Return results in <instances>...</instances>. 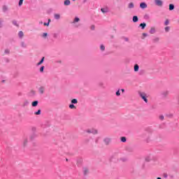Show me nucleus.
Segmentation results:
<instances>
[{
  "label": "nucleus",
  "mask_w": 179,
  "mask_h": 179,
  "mask_svg": "<svg viewBox=\"0 0 179 179\" xmlns=\"http://www.w3.org/2000/svg\"><path fill=\"white\" fill-rule=\"evenodd\" d=\"M169 20H166L165 21V26H167V25L169 24Z\"/></svg>",
  "instance_id": "35"
},
{
  "label": "nucleus",
  "mask_w": 179,
  "mask_h": 179,
  "mask_svg": "<svg viewBox=\"0 0 179 179\" xmlns=\"http://www.w3.org/2000/svg\"><path fill=\"white\" fill-rule=\"evenodd\" d=\"M92 29H94V27H92Z\"/></svg>",
  "instance_id": "47"
},
{
  "label": "nucleus",
  "mask_w": 179,
  "mask_h": 179,
  "mask_svg": "<svg viewBox=\"0 0 179 179\" xmlns=\"http://www.w3.org/2000/svg\"><path fill=\"white\" fill-rule=\"evenodd\" d=\"M39 90V93H41V94H43L44 93V90H45V88H44V87H41L38 89Z\"/></svg>",
  "instance_id": "6"
},
{
  "label": "nucleus",
  "mask_w": 179,
  "mask_h": 179,
  "mask_svg": "<svg viewBox=\"0 0 179 179\" xmlns=\"http://www.w3.org/2000/svg\"><path fill=\"white\" fill-rule=\"evenodd\" d=\"M22 47H26V44H24V42L22 43Z\"/></svg>",
  "instance_id": "41"
},
{
  "label": "nucleus",
  "mask_w": 179,
  "mask_h": 179,
  "mask_svg": "<svg viewBox=\"0 0 179 179\" xmlns=\"http://www.w3.org/2000/svg\"><path fill=\"white\" fill-rule=\"evenodd\" d=\"M139 71V65L136 64L134 65V72H138Z\"/></svg>",
  "instance_id": "11"
},
{
  "label": "nucleus",
  "mask_w": 179,
  "mask_h": 179,
  "mask_svg": "<svg viewBox=\"0 0 179 179\" xmlns=\"http://www.w3.org/2000/svg\"><path fill=\"white\" fill-rule=\"evenodd\" d=\"M35 115H40V114H41V110H38L37 112L34 113Z\"/></svg>",
  "instance_id": "19"
},
{
  "label": "nucleus",
  "mask_w": 179,
  "mask_h": 179,
  "mask_svg": "<svg viewBox=\"0 0 179 179\" xmlns=\"http://www.w3.org/2000/svg\"><path fill=\"white\" fill-rule=\"evenodd\" d=\"M134 3H129V4H128V8L129 9H132V8H134Z\"/></svg>",
  "instance_id": "9"
},
{
  "label": "nucleus",
  "mask_w": 179,
  "mask_h": 179,
  "mask_svg": "<svg viewBox=\"0 0 179 179\" xmlns=\"http://www.w3.org/2000/svg\"><path fill=\"white\" fill-rule=\"evenodd\" d=\"M121 142H127V138L121 137Z\"/></svg>",
  "instance_id": "23"
},
{
  "label": "nucleus",
  "mask_w": 179,
  "mask_h": 179,
  "mask_svg": "<svg viewBox=\"0 0 179 179\" xmlns=\"http://www.w3.org/2000/svg\"><path fill=\"white\" fill-rule=\"evenodd\" d=\"M157 179H162V178H157Z\"/></svg>",
  "instance_id": "45"
},
{
  "label": "nucleus",
  "mask_w": 179,
  "mask_h": 179,
  "mask_svg": "<svg viewBox=\"0 0 179 179\" xmlns=\"http://www.w3.org/2000/svg\"><path fill=\"white\" fill-rule=\"evenodd\" d=\"M64 5H66V6H68L71 5V1H69V0H66V1H64Z\"/></svg>",
  "instance_id": "13"
},
{
  "label": "nucleus",
  "mask_w": 179,
  "mask_h": 179,
  "mask_svg": "<svg viewBox=\"0 0 179 179\" xmlns=\"http://www.w3.org/2000/svg\"><path fill=\"white\" fill-rule=\"evenodd\" d=\"M72 104H78V99H73L71 100Z\"/></svg>",
  "instance_id": "16"
},
{
  "label": "nucleus",
  "mask_w": 179,
  "mask_h": 179,
  "mask_svg": "<svg viewBox=\"0 0 179 179\" xmlns=\"http://www.w3.org/2000/svg\"><path fill=\"white\" fill-rule=\"evenodd\" d=\"M18 36L20 37V38H22V37L24 36L23 31H20L18 34Z\"/></svg>",
  "instance_id": "21"
},
{
  "label": "nucleus",
  "mask_w": 179,
  "mask_h": 179,
  "mask_svg": "<svg viewBox=\"0 0 179 179\" xmlns=\"http://www.w3.org/2000/svg\"><path fill=\"white\" fill-rule=\"evenodd\" d=\"M44 57L41 59V60L40 61V62H38V64H37V65L38 66V65H41V64H43V62H44Z\"/></svg>",
  "instance_id": "22"
},
{
  "label": "nucleus",
  "mask_w": 179,
  "mask_h": 179,
  "mask_svg": "<svg viewBox=\"0 0 179 179\" xmlns=\"http://www.w3.org/2000/svg\"><path fill=\"white\" fill-rule=\"evenodd\" d=\"M1 27V22H0V27Z\"/></svg>",
  "instance_id": "44"
},
{
  "label": "nucleus",
  "mask_w": 179,
  "mask_h": 179,
  "mask_svg": "<svg viewBox=\"0 0 179 179\" xmlns=\"http://www.w3.org/2000/svg\"><path fill=\"white\" fill-rule=\"evenodd\" d=\"M157 6H163V1L162 0H155Z\"/></svg>",
  "instance_id": "2"
},
{
  "label": "nucleus",
  "mask_w": 179,
  "mask_h": 179,
  "mask_svg": "<svg viewBox=\"0 0 179 179\" xmlns=\"http://www.w3.org/2000/svg\"><path fill=\"white\" fill-rule=\"evenodd\" d=\"M101 10L102 13H107V9L101 8Z\"/></svg>",
  "instance_id": "24"
},
{
  "label": "nucleus",
  "mask_w": 179,
  "mask_h": 179,
  "mask_svg": "<svg viewBox=\"0 0 179 179\" xmlns=\"http://www.w3.org/2000/svg\"><path fill=\"white\" fill-rule=\"evenodd\" d=\"M13 24H15V26H17V22L16 21H13Z\"/></svg>",
  "instance_id": "36"
},
{
  "label": "nucleus",
  "mask_w": 179,
  "mask_h": 179,
  "mask_svg": "<svg viewBox=\"0 0 179 179\" xmlns=\"http://www.w3.org/2000/svg\"><path fill=\"white\" fill-rule=\"evenodd\" d=\"M22 5H23V0H20L19 6H22Z\"/></svg>",
  "instance_id": "29"
},
{
  "label": "nucleus",
  "mask_w": 179,
  "mask_h": 179,
  "mask_svg": "<svg viewBox=\"0 0 179 179\" xmlns=\"http://www.w3.org/2000/svg\"><path fill=\"white\" fill-rule=\"evenodd\" d=\"M159 38H155L153 39V42L154 43H159Z\"/></svg>",
  "instance_id": "25"
},
{
  "label": "nucleus",
  "mask_w": 179,
  "mask_h": 179,
  "mask_svg": "<svg viewBox=\"0 0 179 179\" xmlns=\"http://www.w3.org/2000/svg\"><path fill=\"white\" fill-rule=\"evenodd\" d=\"M40 72H44V66H42L40 69Z\"/></svg>",
  "instance_id": "31"
},
{
  "label": "nucleus",
  "mask_w": 179,
  "mask_h": 179,
  "mask_svg": "<svg viewBox=\"0 0 179 179\" xmlns=\"http://www.w3.org/2000/svg\"><path fill=\"white\" fill-rule=\"evenodd\" d=\"M86 132H87V134H93L94 135H96V134H97V130L95 129H88L86 130Z\"/></svg>",
  "instance_id": "1"
},
{
  "label": "nucleus",
  "mask_w": 179,
  "mask_h": 179,
  "mask_svg": "<svg viewBox=\"0 0 179 179\" xmlns=\"http://www.w3.org/2000/svg\"><path fill=\"white\" fill-rule=\"evenodd\" d=\"M143 37H146V36H148V34L143 33Z\"/></svg>",
  "instance_id": "40"
},
{
  "label": "nucleus",
  "mask_w": 179,
  "mask_h": 179,
  "mask_svg": "<svg viewBox=\"0 0 179 179\" xmlns=\"http://www.w3.org/2000/svg\"><path fill=\"white\" fill-rule=\"evenodd\" d=\"M140 96L143 100H144L145 102L148 103V99L146 98V94L145 93H141Z\"/></svg>",
  "instance_id": "3"
},
{
  "label": "nucleus",
  "mask_w": 179,
  "mask_h": 179,
  "mask_svg": "<svg viewBox=\"0 0 179 179\" xmlns=\"http://www.w3.org/2000/svg\"><path fill=\"white\" fill-rule=\"evenodd\" d=\"M138 16L134 15L133 17V22H134V23H136V22H138Z\"/></svg>",
  "instance_id": "14"
},
{
  "label": "nucleus",
  "mask_w": 179,
  "mask_h": 179,
  "mask_svg": "<svg viewBox=\"0 0 179 179\" xmlns=\"http://www.w3.org/2000/svg\"><path fill=\"white\" fill-rule=\"evenodd\" d=\"M116 96H121V93L120 92V90H118V91L116 92Z\"/></svg>",
  "instance_id": "34"
},
{
  "label": "nucleus",
  "mask_w": 179,
  "mask_h": 179,
  "mask_svg": "<svg viewBox=\"0 0 179 179\" xmlns=\"http://www.w3.org/2000/svg\"><path fill=\"white\" fill-rule=\"evenodd\" d=\"M104 143H106V145H108L110 143V142H111V139L106 138L104 140Z\"/></svg>",
  "instance_id": "7"
},
{
  "label": "nucleus",
  "mask_w": 179,
  "mask_h": 179,
  "mask_svg": "<svg viewBox=\"0 0 179 179\" xmlns=\"http://www.w3.org/2000/svg\"><path fill=\"white\" fill-rule=\"evenodd\" d=\"M140 27H141V29L143 30L145 27H146V23L143 22L140 24Z\"/></svg>",
  "instance_id": "12"
},
{
  "label": "nucleus",
  "mask_w": 179,
  "mask_h": 179,
  "mask_svg": "<svg viewBox=\"0 0 179 179\" xmlns=\"http://www.w3.org/2000/svg\"><path fill=\"white\" fill-rule=\"evenodd\" d=\"M61 17V15L59 14H55V18L57 19V20H59Z\"/></svg>",
  "instance_id": "18"
},
{
  "label": "nucleus",
  "mask_w": 179,
  "mask_h": 179,
  "mask_svg": "<svg viewBox=\"0 0 179 179\" xmlns=\"http://www.w3.org/2000/svg\"><path fill=\"white\" fill-rule=\"evenodd\" d=\"M122 93H124V92H125V90L122 89Z\"/></svg>",
  "instance_id": "42"
},
{
  "label": "nucleus",
  "mask_w": 179,
  "mask_h": 179,
  "mask_svg": "<svg viewBox=\"0 0 179 179\" xmlns=\"http://www.w3.org/2000/svg\"><path fill=\"white\" fill-rule=\"evenodd\" d=\"M92 29H94V27H92Z\"/></svg>",
  "instance_id": "46"
},
{
  "label": "nucleus",
  "mask_w": 179,
  "mask_h": 179,
  "mask_svg": "<svg viewBox=\"0 0 179 179\" xmlns=\"http://www.w3.org/2000/svg\"><path fill=\"white\" fill-rule=\"evenodd\" d=\"M48 34L47 33H43V37H47Z\"/></svg>",
  "instance_id": "37"
},
{
  "label": "nucleus",
  "mask_w": 179,
  "mask_h": 179,
  "mask_svg": "<svg viewBox=\"0 0 179 179\" xmlns=\"http://www.w3.org/2000/svg\"><path fill=\"white\" fill-rule=\"evenodd\" d=\"M50 25V22H48V23H44V26H49Z\"/></svg>",
  "instance_id": "38"
},
{
  "label": "nucleus",
  "mask_w": 179,
  "mask_h": 179,
  "mask_svg": "<svg viewBox=\"0 0 179 179\" xmlns=\"http://www.w3.org/2000/svg\"><path fill=\"white\" fill-rule=\"evenodd\" d=\"M100 49L101 50V51H104V50H106V48L104 47V45H101Z\"/></svg>",
  "instance_id": "27"
},
{
  "label": "nucleus",
  "mask_w": 179,
  "mask_h": 179,
  "mask_svg": "<svg viewBox=\"0 0 179 179\" xmlns=\"http://www.w3.org/2000/svg\"><path fill=\"white\" fill-rule=\"evenodd\" d=\"M174 10V5L170 4L169 5V10Z\"/></svg>",
  "instance_id": "20"
},
{
  "label": "nucleus",
  "mask_w": 179,
  "mask_h": 179,
  "mask_svg": "<svg viewBox=\"0 0 179 179\" xmlns=\"http://www.w3.org/2000/svg\"><path fill=\"white\" fill-rule=\"evenodd\" d=\"M73 1H75V0H73Z\"/></svg>",
  "instance_id": "48"
},
{
  "label": "nucleus",
  "mask_w": 179,
  "mask_h": 179,
  "mask_svg": "<svg viewBox=\"0 0 179 179\" xmlns=\"http://www.w3.org/2000/svg\"><path fill=\"white\" fill-rule=\"evenodd\" d=\"M140 8H141V9H146V8H148V5L145 2L141 3Z\"/></svg>",
  "instance_id": "4"
},
{
  "label": "nucleus",
  "mask_w": 179,
  "mask_h": 179,
  "mask_svg": "<svg viewBox=\"0 0 179 179\" xmlns=\"http://www.w3.org/2000/svg\"><path fill=\"white\" fill-rule=\"evenodd\" d=\"M5 53H6V54H9V50H5Z\"/></svg>",
  "instance_id": "39"
},
{
  "label": "nucleus",
  "mask_w": 179,
  "mask_h": 179,
  "mask_svg": "<svg viewBox=\"0 0 179 179\" xmlns=\"http://www.w3.org/2000/svg\"><path fill=\"white\" fill-rule=\"evenodd\" d=\"M159 120H161V121H163V120H164V115H159Z\"/></svg>",
  "instance_id": "32"
},
{
  "label": "nucleus",
  "mask_w": 179,
  "mask_h": 179,
  "mask_svg": "<svg viewBox=\"0 0 179 179\" xmlns=\"http://www.w3.org/2000/svg\"><path fill=\"white\" fill-rule=\"evenodd\" d=\"M79 20H80L79 19V17H76L73 22H74V23H76V22H79Z\"/></svg>",
  "instance_id": "26"
},
{
  "label": "nucleus",
  "mask_w": 179,
  "mask_h": 179,
  "mask_svg": "<svg viewBox=\"0 0 179 179\" xmlns=\"http://www.w3.org/2000/svg\"><path fill=\"white\" fill-rule=\"evenodd\" d=\"M162 94H163L164 96H167V95L169 94V92H168V91H165V92H164L162 93Z\"/></svg>",
  "instance_id": "28"
},
{
  "label": "nucleus",
  "mask_w": 179,
  "mask_h": 179,
  "mask_svg": "<svg viewBox=\"0 0 179 179\" xmlns=\"http://www.w3.org/2000/svg\"><path fill=\"white\" fill-rule=\"evenodd\" d=\"M3 10L4 11V12H6V10H8V7H6V6H3Z\"/></svg>",
  "instance_id": "30"
},
{
  "label": "nucleus",
  "mask_w": 179,
  "mask_h": 179,
  "mask_svg": "<svg viewBox=\"0 0 179 179\" xmlns=\"http://www.w3.org/2000/svg\"><path fill=\"white\" fill-rule=\"evenodd\" d=\"M50 22H51V20H48V23H50Z\"/></svg>",
  "instance_id": "43"
},
{
  "label": "nucleus",
  "mask_w": 179,
  "mask_h": 179,
  "mask_svg": "<svg viewBox=\"0 0 179 179\" xmlns=\"http://www.w3.org/2000/svg\"><path fill=\"white\" fill-rule=\"evenodd\" d=\"M38 105V101H34L31 103L32 107H37Z\"/></svg>",
  "instance_id": "8"
},
{
  "label": "nucleus",
  "mask_w": 179,
  "mask_h": 179,
  "mask_svg": "<svg viewBox=\"0 0 179 179\" xmlns=\"http://www.w3.org/2000/svg\"><path fill=\"white\" fill-rule=\"evenodd\" d=\"M27 143H29V140L27 138H24L22 142L23 146H27Z\"/></svg>",
  "instance_id": "5"
},
{
  "label": "nucleus",
  "mask_w": 179,
  "mask_h": 179,
  "mask_svg": "<svg viewBox=\"0 0 179 179\" xmlns=\"http://www.w3.org/2000/svg\"><path fill=\"white\" fill-rule=\"evenodd\" d=\"M69 108H71V110H75V109H76V106H75V105H73V104H70Z\"/></svg>",
  "instance_id": "17"
},
{
  "label": "nucleus",
  "mask_w": 179,
  "mask_h": 179,
  "mask_svg": "<svg viewBox=\"0 0 179 179\" xmlns=\"http://www.w3.org/2000/svg\"><path fill=\"white\" fill-rule=\"evenodd\" d=\"M169 30H170V27H165V31H169Z\"/></svg>",
  "instance_id": "33"
},
{
  "label": "nucleus",
  "mask_w": 179,
  "mask_h": 179,
  "mask_svg": "<svg viewBox=\"0 0 179 179\" xmlns=\"http://www.w3.org/2000/svg\"><path fill=\"white\" fill-rule=\"evenodd\" d=\"M83 172H84L85 176H86V174H87L89 173V169L87 168H84Z\"/></svg>",
  "instance_id": "15"
},
{
  "label": "nucleus",
  "mask_w": 179,
  "mask_h": 179,
  "mask_svg": "<svg viewBox=\"0 0 179 179\" xmlns=\"http://www.w3.org/2000/svg\"><path fill=\"white\" fill-rule=\"evenodd\" d=\"M155 31H156V29H155V27H152L150 30V34H155Z\"/></svg>",
  "instance_id": "10"
}]
</instances>
